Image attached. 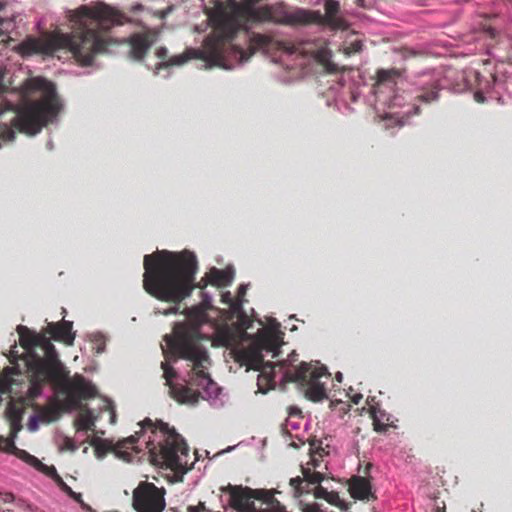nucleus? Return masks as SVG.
<instances>
[{
	"label": "nucleus",
	"instance_id": "nucleus-25",
	"mask_svg": "<svg viewBox=\"0 0 512 512\" xmlns=\"http://www.w3.org/2000/svg\"><path fill=\"white\" fill-rule=\"evenodd\" d=\"M75 427L77 431H90L95 427V419L90 411L83 413L75 421Z\"/></svg>",
	"mask_w": 512,
	"mask_h": 512
},
{
	"label": "nucleus",
	"instance_id": "nucleus-37",
	"mask_svg": "<svg viewBox=\"0 0 512 512\" xmlns=\"http://www.w3.org/2000/svg\"><path fill=\"white\" fill-rule=\"evenodd\" d=\"M323 458L317 457L315 454H310V460L305 464L309 465L315 470H320Z\"/></svg>",
	"mask_w": 512,
	"mask_h": 512
},
{
	"label": "nucleus",
	"instance_id": "nucleus-9",
	"mask_svg": "<svg viewBox=\"0 0 512 512\" xmlns=\"http://www.w3.org/2000/svg\"><path fill=\"white\" fill-rule=\"evenodd\" d=\"M248 42L249 45L247 50L238 46H233L236 54L239 55L241 62L248 61L250 57L258 51L265 54H274L279 51L293 54L300 50L292 42L278 40L270 34L250 32Z\"/></svg>",
	"mask_w": 512,
	"mask_h": 512
},
{
	"label": "nucleus",
	"instance_id": "nucleus-17",
	"mask_svg": "<svg viewBox=\"0 0 512 512\" xmlns=\"http://www.w3.org/2000/svg\"><path fill=\"white\" fill-rule=\"evenodd\" d=\"M55 341L63 342L66 345H72L75 339V333L72 331V322L62 320L57 323H48L45 332Z\"/></svg>",
	"mask_w": 512,
	"mask_h": 512
},
{
	"label": "nucleus",
	"instance_id": "nucleus-40",
	"mask_svg": "<svg viewBox=\"0 0 512 512\" xmlns=\"http://www.w3.org/2000/svg\"><path fill=\"white\" fill-rule=\"evenodd\" d=\"M255 512H286V511H285L284 507L279 502H277V506H270L269 508L260 509L259 511H257L255 509Z\"/></svg>",
	"mask_w": 512,
	"mask_h": 512
},
{
	"label": "nucleus",
	"instance_id": "nucleus-12",
	"mask_svg": "<svg viewBox=\"0 0 512 512\" xmlns=\"http://www.w3.org/2000/svg\"><path fill=\"white\" fill-rule=\"evenodd\" d=\"M165 489L142 481L133 491V507L137 512H162L165 508Z\"/></svg>",
	"mask_w": 512,
	"mask_h": 512
},
{
	"label": "nucleus",
	"instance_id": "nucleus-19",
	"mask_svg": "<svg viewBox=\"0 0 512 512\" xmlns=\"http://www.w3.org/2000/svg\"><path fill=\"white\" fill-rule=\"evenodd\" d=\"M349 491L351 496L355 499H368L371 495V483L365 477L355 476L351 479Z\"/></svg>",
	"mask_w": 512,
	"mask_h": 512
},
{
	"label": "nucleus",
	"instance_id": "nucleus-1",
	"mask_svg": "<svg viewBox=\"0 0 512 512\" xmlns=\"http://www.w3.org/2000/svg\"><path fill=\"white\" fill-rule=\"evenodd\" d=\"M69 19L73 29L70 34L57 32L43 38L29 37L20 45L22 52L48 55L68 49L81 65L89 66L96 55L107 52L110 46L126 42L130 45L131 58L141 61L154 43L147 33H134L123 41L114 39L110 35L111 29L129 22V18L104 2L81 5L69 12Z\"/></svg>",
	"mask_w": 512,
	"mask_h": 512
},
{
	"label": "nucleus",
	"instance_id": "nucleus-44",
	"mask_svg": "<svg viewBox=\"0 0 512 512\" xmlns=\"http://www.w3.org/2000/svg\"><path fill=\"white\" fill-rule=\"evenodd\" d=\"M474 100L478 103H484L485 102V96L481 91H477L474 93Z\"/></svg>",
	"mask_w": 512,
	"mask_h": 512
},
{
	"label": "nucleus",
	"instance_id": "nucleus-8",
	"mask_svg": "<svg viewBox=\"0 0 512 512\" xmlns=\"http://www.w3.org/2000/svg\"><path fill=\"white\" fill-rule=\"evenodd\" d=\"M288 382L298 383L304 390L307 399L313 402H319L328 398L326 389V380L330 374L325 367H312L310 364L302 362L299 367L289 369L284 374Z\"/></svg>",
	"mask_w": 512,
	"mask_h": 512
},
{
	"label": "nucleus",
	"instance_id": "nucleus-20",
	"mask_svg": "<svg viewBox=\"0 0 512 512\" xmlns=\"http://www.w3.org/2000/svg\"><path fill=\"white\" fill-rule=\"evenodd\" d=\"M440 92V85L437 80L422 85L418 89V94L415 100L425 104H431L438 101Z\"/></svg>",
	"mask_w": 512,
	"mask_h": 512
},
{
	"label": "nucleus",
	"instance_id": "nucleus-35",
	"mask_svg": "<svg viewBox=\"0 0 512 512\" xmlns=\"http://www.w3.org/2000/svg\"><path fill=\"white\" fill-rule=\"evenodd\" d=\"M259 492L261 493V497L259 500H262L268 506H277L278 501L274 498V496L270 492L264 491V490H259Z\"/></svg>",
	"mask_w": 512,
	"mask_h": 512
},
{
	"label": "nucleus",
	"instance_id": "nucleus-26",
	"mask_svg": "<svg viewBox=\"0 0 512 512\" xmlns=\"http://www.w3.org/2000/svg\"><path fill=\"white\" fill-rule=\"evenodd\" d=\"M8 420L10 424V431L13 437L22 429V415L19 410H10L8 412Z\"/></svg>",
	"mask_w": 512,
	"mask_h": 512
},
{
	"label": "nucleus",
	"instance_id": "nucleus-46",
	"mask_svg": "<svg viewBox=\"0 0 512 512\" xmlns=\"http://www.w3.org/2000/svg\"><path fill=\"white\" fill-rule=\"evenodd\" d=\"M143 8H144V7H143V5H142V4H135V5H133V6H132L131 10H132L133 12H137V11H141V10H143Z\"/></svg>",
	"mask_w": 512,
	"mask_h": 512
},
{
	"label": "nucleus",
	"instance_id": "nucleus-7",
	"mask_svg": "<svg viewBox=\"0 0 512 512\" xmlns=\"http://www.w3.org/2000/svg\"><path fill=\"white\" fill-rule=\"evenodd\" d=\"M17 332L20 344L26 351L21 360L26 367L30 386H33L49 369L48 367L54 365L59 356L51 339L45 333H36L22 325L17 327Z\"/></svg>",
	"mask_w": 512,
	"mask_h": 512
},
{
	"label": "nucleus",
	"instance_id": "nucleus-45",
	"mask_svg": "<svg viewBox=\"0 0 512 512\" xmlns=\"http://www.w3.org/2000/svg\"><path fill=\"white\" fill-rule=\"evenodd\" d=\"M421 113V108L419 105L414 104L412 108V112L410 114L412 115H419Z\"/></svg>",
	"mask_w": 512,
	"mask_h": 512
},
{
	"label": "nucleus",
	"instance_id": "nucleus-30",
	"mask_svg": "<svg viewBox=\"0 0 512 512\" xmlns=\"http://www.w3.org/2000/svg\"><path fill=\"white\" fill-rule=\"evenodd\" d=\"M161 368L163 370V377L165 378L166 380V385L170 388L171 385H175L173 382H172V379L174 377H176V371L174 370V368L169 365L168 362H162L161 363Z\"/></svg>",
	"mask_w": 512,
	"mask_h": 512
},
{
	"label": "nucleus",
	"instance_id": "nucleus-11",
	"mask_svg": "<svg viewBox=\"0 0 512 512\" xmlns=\"http://www.w3.org/2000/svg\"><path fill=\"white\" fill-rule=\"evenodd\" d=\"M259 23H274L284 26H307L306 9L290 7L285 2L261 6Z\"/></svg>",
	"mask_w": 512,
	"mask_h": 512
},
{
	"label": "nucleus",
	"instance_id": "nucleus-6",
	"mask_svg": "<svg viewBox=\"0 0 512 512\" xmlns=\"http://www.w3.org/2000/svg\"><path fill=\"white\" fill-rule=\"evenodd\" d=\"M33 386H29L28 398L34 400L41 395L43 387L50 384L54 390L66 394L71 403L96 397V387L81 374L70 377V371L58 359Z\"/></svg>",
	"mask_w": 512,
	"mask_h": 512
},
{
	"label": "nucleus",
	"instance_id": "nucleus-48",
	"mask_svg": "<svg viewBox=\"0 0 512 512\" xmlns=\"http://www.w3.org/2000/svg\"><path fill=\"white\" fill-rule=\"evenodd\" d=\"M187 511L188 512H200L196 505L195 506H188Z\"/></svg>",
	"mask_w": 512,
	"mask_h": 512
},
{
	"label": "nucleus",
	"instance_id": "nucleus-38",
	"mask_svg": "<svg viewBox=\"0 0 512 512\" xmlns=\"http://www.w3.org/2000/svg\"><path fill=\"white\" fill-rule=\"evenodd\" d=\"M6 7V3L0 1V12ZM0 26H5V31L0 28L8 36V28L11 26V21L0 18Z\"/></svg>",
	"mask_w": 512,
	"mask_h": 512
},
{
	"label": "nucleus",
	"instance_id": "nucleus-42",
	"mask_svg": "<svg viewBox=\"0 0 512 512\" xmlns=\"http://www.w3.org/2000/svg\"><path fill=\"white\" fill-rule=\"evenodd\" d=\"M483 31L488 35L490 36L491 38H494L496 37L497 35V31L495 28H493L492 26L490 25H483Z\"/></svg>",
	"mask_w": 512,
	"mask_h": 512
},
{
	"label": "nucleus",
	"instance_id": "nucleus-28",
	"mask_svg": "<svg viewBox=\"0 0 512 512\" xmlns=\"http://www.w3.org/2000/svg\"><path fill=\"white\" fill-rule=\"evenodd\" d=\"M92 446L95 448L96 455L98 457L104 456L107 452L113 451V445L107 441L100 440L97 438H93L90 442Z\"/></svg>",
	"mask_w": 512,
	"mask_h": 512
},
{
	"label": "nucleus",
	"instance_id": "nucleus-16",
	"mask_svg": "<svg viewBox=\"0 0 512 512\" xmlns=\"http://www.w3.org/2000/svg\"><path fill=\"white\" fill-rule=\"evenodd\" d=\"M301 473L302 477L296 476L289 481V485L295 497L311 493V487L316 484H321L325 477V474L321 470H315L309 465H301Z\"/></svg>",
	"mask_w": 512,
	"mask_h": 512
},
{
	"label": "nucleus",
	"instance_id": "nucleus-39",
	"mask_svg": "<svg viewBox=\"0 0 512 512\" xmlns=\"http://www.w3.org/2000/svg\"><path fill=\"white\" fill-rule=\"evenodd\" d=\"M325 500L332 505H338V503L340 502V497L337 492L330 491L328 492V495Z\"/></svg>",
	"mask_w": 512,
	"mask_h": 512
},
{
	"label": "nucleus",
	"instance_id": "nucleus-21",
	"mask_svg": "<svg viewBox=\"0 0 512 512\" xmlns=\"http://www.w3.org/2000/svg\"><path fill=\"white\" fill-rule=\"evenodd\" d=\"M312 55L313 58L324 67L327 73L334 74L340 71L337 64L331 61V51L326 47L316 49Z\"/></svg>",
	"mask_w": 512,
	"mask_h": 512
},
{
	"label": "nucleus",
	"instance_id": "nucleus-49",
	"mask_svg": "<svg viewBox=\"0 0 512 512\" xmlns=\"http://www.w3.org/2000/svg\"><path fill=\"white\" fill-rule=\"evenodd\" d=\"M361 398H362V395L359 394V395H355L352 400L355 404H358Z\"/></svg>",
	"mask_w": 512,
	"mask_h": 512
},
{
	"label": "nucleus",
	"instance_id": "nucleus-50",
	"mask_svg": "<svg viewBox=\"0 0 512 512\" xmlns=\"http://www.w3.org/2000/svg\"><path fill=\"white\" fill-rule=\"evenodd\" d=\"M245 292H246L245 287L244 286H240L239 289H238V294L239 295H244Z\"/></svg>",
	"mask_w": 512,
	"mask_h": 512
},
{
	"label": "nucleus",
	"instance_id": "nucleus-51",
	"mask_svg": "<svg viewBox=\"0 0 512 512\" xmlns=\"http://www.w3.org/2000/svg\"><path fill=\"white\" fill-rule=\"evenodd\" d=\"M178 308L174 307V308H171L170 310L168 311H165L164 314L165 315H168V314H171V313H176Z\"/></svg>",
	"mask_w": 512,
	"mask_h": 512
},
{
	"label": "nucleus",
	"instance_id": "nucleus-27",
	"mask_svg": "<svg viewBox=\"0 0 512 512\" xmlns=\"http://www.w3.org/2000/svg\"><path fill=\"white\" fill-rule=\"evenodd\" d=\"M53 481L57 484L60 490L67 494L70 498H72L78 503L83 502L81 493L74 492L72 488L64 482L61 476H57V478Z\"/></svg>",
	"mask_w": 512,
	"mask_h": 512
},
{
	"label": "nucleus",
	"instance_id": "nucleus-24",
	"mask_svg": "<svg viewBox=\"0 0 512 512\" xmlns=\"http://www.w3.org/2000/svg\"><path fill=\"white\" fill-rule=\"evenodd\" d=\"M370 415L373 420V427L376 432H384L387 429L389 415L378 406L370 407Z\"/></svg>",
	"mask_w": 512,
	"mask_h": 512
},
{
	"label": "nucleus",
	"instance_id": "nucleus-34",
	"mask_svg": "<svg viewBox=\"0 0 512 512\" xmlns=\"http://www.w3.org/2000/svg\"><path fill=\"white\" fill-rule=\"evenodd\" d=\"M430 512H446L445 502L436 497L431 499Z\"/></svg>",
	"mask_w": 512,
	"mask_h": 512
},
{
	"label": "nucleus",
	"instance_id": "nucleus-33",
	"mask_svg": "<svg viewBox=\"0 0 512 512\" xmlns=\"http://www.w3.org/2000/svg\"><path fill=\"white\" fill-rule=\"evenodd\" d=\"M311 492H313L315 498L325 500L329 491L321 486V484H316L311 487Z\"/></svg>",
	"mask_w": 512,
	"mask_h": 512
},
{
	"label": "nucleus",
	"instance_id": "nucleus-3",
	"mask_svg": "<svg viewBox=\"0 0 512 512\" xmlns=\"http://www.w3.org/2000/svg\"><path fill=\"white\" fill-rule=\"evenodd\" d=\"M208 337L200 334L198 328L180 326L172 336H165V341L172 355L192 362V369L187 380L188 385L175 384L169 388L170 396L181 404H195L200 397V389L208 391L214 386L207 369L211 364L208 351L201 343Z\"/></svg>",
	"mask_w": 512,
	"mask_h": 512
},
{
	"label": "nucleus",
	"instance_id": "nucleus-32",
	"mask_svg": "<svg viewBox=\"0 0 512 512\" xmlns=\"http://www.w3.org/2000/svg\"><path fill=\"white\" fill-rule=\"evenodd\" d=\"M363 49V43L360 40H355L351 42L348 46L344 48V52L346 55L350 56L355 53L361 52Z\"/></svg>",
	"mask_w": 512,
	"mask_h": 512
},
{
	"label": "nucleus",
	"instance_id": "nucleus-52",
	"mask_svg": "<svg viewBox=\"0 0 512 512\" xmlns=\"http://www.w3.org/2000/svg\"><path fill=\"white\" fill-rule=\"evenodd\" d=\"M67 446H68V448H69V449H71V450H75V449H76V447H75V446L73 445V443H71L70 441L67 443Z\"/></svg>",
	"mask_w": 512,
	"mask_h": 512
},
{
	"label": "nucleus",
	"instance_id": "nucleus-53",
	"mask_svg": "<svg viewBox=\"0 0 512 512\" xmlns=\"http://www.w3.org/2000/svg\"><path fill=\"white\" fill-rule=\"evenodd\" d=\"M5 442H7V441L4 439V437L0 436V446H1L3 443H5Z\"/></svg>",
	"mask_w": 512,
	"mask_h": 512
},
{
	"label": "nucleus",
	"instance_id": "nucleus-10",
	"mask_svg": "<svg viewBox=\"0 0 512 512\" xmlns=\"http://www.w3.org/2000/svg\"><path fill=\"white\" fill-rule=\"evenodd\" d=\"M258 348L259 349L249 350L245 353L248 362L247 364L250 368L260 371V375L258 377L259 386H261L262 383L272 385L275 381V364L265 362L260 351L266 350L268 352H272L273 357H275L277 355V350L279 349L277 339L272 335L262 336L258 341Z\"/></svg>",
	"mask_w": 512,
	"mask_h": 512
},
{
	"label": "nucleus",
	"instance_id": "nucleus-13",
	"mask_svg": "<svg viewBox=\"0 0 512 512\" xmlns=\"http://www.w3.org/2000/svg\"><path fill=\"white\" fill-rule=\"evenodd\" d=\"M155 55L161 60V62L156 66L158 70L170 66H179L191 59H201L212 65H221L224 61V59L212 60L206 55V39L204 40L203 48L201 50L188 48L184 53L167 59L168 50L165 47H159L156 49Z\"/></svg>",
	"mask_w": 512,
	"mask_h": 512
},
{
	"label": "nucleus",
	"instance_id": "nucleus-15",
	"mask_svg": "<svg viewBox=\"0 0 512 512\" xmlns=\"http://www.w3.org/2000/svg\"><path fill=\"white\" fill-rule=\"evenodd\" d=\"M221 490L229 494V505L238 512H255L253 500L261 497L258 489L243 487L242 485L228 484Z\"/></svg>",
	"mask_w": 512,
	"mask_h": 512
},
{
	"label": "nucleus",
	"instance_id": "nucleus-41",
	"mask_svg": "<svg viewBox=\"0 0 512 512\" xmlns=\"http://www.w3.org/2000/svg\"><path fill=\"white\" fill-rule=\"evenodd\" d=\"M15 497L12 493L9 492H0V501L3 503H12L14 502Z\"/></svg>",
	"mask_w": 512,
	"mask_h": 512
},
{
	"label": "nucleus",
	"instance_id": "nucleus-22",
	"mask_svg": "<svg viewBox=\"0 0 512 512\" xmlns=\"http://www.w3.org/2000/svg\"><path fill=\"white\" fill-rule=\"evenodd\" d=\"M215 341L224 347H232L238 341V331L229 327L224 326L217 330Z\"/></svg>",
	"mask_w": 512,
	"mask_h": 512
},
{
	"label": "nucleus",
	"instance_id": "nucleus-18",
	"mask_svg": "<svg viewBox=\"0 0 512 512\" xmlns=\"http://www.w3.org/2000/svg\"><path fill=\"white\" fill-rule=\"evenodd\" d=\"M207 274L209 283L216 287L229 286L234 279V269L232 267H226L225 269L212 267Z\"/></svg>",
	"mask_w": 512,
	"mask_h": 512
},
{
	"label": "nucleus",
	"instance_id": "nucleus-47",
	"mask_svg": "<svg viewBox=\"0 0 512 512\" xmlns=\"http://www.w3.org/2000/svg\"><path fill=\"white\" fill-rule=\"evenodd\" d=\"M9 36H7L1 29H0V42H5L6 39H8Z\"/></svg>",
	"mask_w": 512,
	"mask_h": 512
},
{
	"label": "nucleus",
	"instance_id": "nucleus-36",
	"mask_svg": "<svg viewBox=\"0 0 512 512\" xmlns=\"http://www.w3.org/2000/svg\"><path fill=\"white\" fill-rule=\"evenodd\" d=\"M39 471L45 473L47 476L55 480L57 476H60L56 470V468L52 466H46L43 464V466L36 467Z\"/></svg>",
	"mask_w": 512,
	"mask_h": 512
},
{
	"label": "nucleus",
	"instance_id": "nucleus-5",
	"mask_svg": "<svg viewBox=\"0 0 512 512\" xmlns=\"http://www.w3.org/2000/svg\"><path fill=\"white\" fill-rule=\"evenodd\" d=\"M260 0H243L234 3L230 9L219 3L209 14L212 32L206 38V55L212 60L224 59L227 46L236 34L248 23H259Z\"/></svg>",
	"mask_w": 512,
	"mask_h": 512
},
{
	"label": "nucleus",
	"instance_id": "nucleus-31",
	"mask_svg": "<svg viewBox=\"0 0 512 512\" xmlns=\"http://www.w3.org/2000/svg\"><path fill=\"white\" fill-rule=\"evenodd\" d=\"M310 454H315L317 457L323 458L324 456L328 455V452L325 448L321 446L320 441H313L310 443Z\"/></svg>",
	"mask_w": 512,
	"mask_h": 512
},
{
	"label": "nucleus",
	"instance_id": "nucleus-4",
	"mask_svg": "<svg viewBox=\"0 0 512 512\" xmlns=\"http://www.w3.org/2000/svg\"><path fill=\"white\" fill-rule=\"evenodd\" d=\"M139 425L141 426L139 432H135L113 445V452L119 458L129 461L132 455L128 450H135L140 436L149 430L151 435L148 437L146 446L154 465L165 466L176 473H186L190 469L188 467V446L175 428L169 427L162 421L153 422L149 418L143 420Z\"/></svg>",
	"mask_w": 512,
	"mask_h": 512
},
{
	"label": "nucleus",
	"instance_id": "nucleus-14",
	"mask_svg": "<svg viewBox=\"0 0 512 512\" xmlns=\"http://www.w3.org/2000/svg\"><path fill=\"white\" fill-rule=\"evenodd\" d=\"M325 14L320 11L306 9L307 26L311 24L326 25L332 30L346 29L347 25L345 20L338 16L340 12V4L336 0H326L324 3Z\"/></svg>",
	"mask_w": 512,
	"mask_h": 512
},
{
	"label": "nucleus",
	"instance_id": "nucleus-2",
	"mask_svg": "<svg viewBox=\"0 0 512 512\" xmlns=\"http://www.w3.org/2000/svg\"><path fill=\"white\" fill-rule=\"evenodd\" d=\"M143 288L154 298L180 303L194 288L204 289L209 283L208 274L194 284L198 263L194 253L184 250L157 251L145 255L143 261Z\"/></svg>",
	"mask_w": 512,
	"mask_h": 512
},
{
	"label": "nucleus",
	"instance_id": "nucleus-29",
	"mask_svg": "<svg viewBox=\"0 0 512 512\" xmlns=\"http://www.w3.org/2000/svg\"><path fill=\"white\" fill-rule=\"evenodd\" d=\"M399 75L398 71L396 69H380L376 73L377 83L383 84L386 83L393 78L397 77Z\"/></svg>",
	"mask_w": 512,
	"mask_h": 512
},
{
	"label": "nucleus",
	"instance_id": "nucleus-23",
	"mask_svg": "<svg viewBox=\"0 0 512 512\" xmlns=\"http://www.w3.org/2000/svg\"><path fill=\"white\" fill-rule=\"evenodd\" d=\"M7 442L3 443L1 446H0V450H10V449H14L16 450L15 451V454L18 458L22 459L24 462H26L27 464H29L30 466L36 468V467H39V466H43V463L38 459L36 458L35 456L29 454L27 451L25 450H21V449H17L14 445V441L13 440H8L6 438H4Z\"/></svg>",
	"mask_w": 512,
	"mask_h": 512
},
{
	"label": "nucleus",
	"instance_id": "nucleus-43",
	"mask_svg": "<svg viewBox=\"0 0 512 512\" xmlns=\"http://www.w3.org/2000/svg\"><path fill=\"white\" fill-rule=\"evenodd\" d=\"M303 512H320L319 507L316 504L313 505H305L302 509Z\"/></svg>",
	"mask_w": 512,
	"mask_h": 512
}]
</instances>
